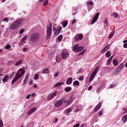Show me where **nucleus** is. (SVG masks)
<instances>
[{"label":"nucleus","instance_id":"obj_45","mask_svg":"<svg viewBox=\"0 0 127 127\" xmlns=\"http://www.w3.org/2000/svg\"><path fill=\"white\" fill-rule=\"evenodd\" d=\"M3 21H5L6 22H8L9 20H8V18L7 17H5L3 19Z\"/></svg>","mask_w":127,"mask_h":127},{"label":"nucleus","instance_id":"obj_28","mask_svg":"<svg viewBox=\"0 0 127 127\" xmlns=\"http://www.w3.org/2000/svg\"><path fill=\"white\" fill-rule=\"evenodd\" d=\"M114 34H115V31H112L110 34L109 36L108 37V38L109 39H111L113 36H114Z\"/></svg>","mask_w":127,"mask_h":127},{"label":"nucleus","instance_id":"obj_56","mask_svg":"<svg viewBox=\"0 0 127 127\" xmlns=\"http://www.w3.org/2000/svg\"><path fill=\"white\" fill-rule=\"evenodd\" d=\"M31 96H32V98H34V97H35L36 96V94H35V93H33L31 94Z\"/></svg>","mask_w":127,"mask_h":127},{"label":"nucleus","instance_id":"obj_20","mask_svg":"<svg viewBox=\"0 0 127 127\" xmlns=\"http://www.w3.org/2000/svg\"><path fill=\"white\" fill-rule=\"evenodd\" d=\"M95 76H96V74L94 73H92L89 78V82H92L93 80H94V78H95Z\"/></svg>","mask_w":127,"mask_h":127},{"label":"nucleus","instance_id":"obj_13","mask_svg":"<svg viewBox=\"0 0 127 127\" xmlns=\"http://www.w3.org/2000/svg\"><path fill=\"white\" fill-rule=\"evenodd\" d=\"M84 38V36H83V34H78L75 36V39L77 41L78 40H82Z\"/></svg>","mask_w":127,"mask_h":127},{"label":"nucleus","instance_id":"obj_33","mask_svg":"<svg viewBox=\"0 0 127 127\" xmlns=\"http://www.w3.org/2000/svg\"><path fill=\"white\" fill-rule=\"evenodd\" d=\"M73 85H76V86H79V85H80V82L78 80H75L73 82Z\"/></svg>","mask_w":127,"mask_h":127},{"label":"nucleus","instance_id":"obj_16","mask_svg":"<svg viewBox=\"0 0 127 127\" xmlns=\"http://www.w3.org/2000/svg\"><path fill=\"white\" fill-rule=\"evenodd\" d=\"M72 82H73V78L72 77H69L66 81V84H67V85H71Z\"/></svg>","mask_w":127,"mask_h":127},{"label":"nucleus","instance_id":"obj_27","mask_svg":"<svg viewBox=\"0 0 127 127\" xmlns=\"http://www.w3.org/2000/svg\"><path fill=\"white\" fill-rule=\"evenodd\" d=\"M22 63V60H20L16 62V63L15 64V66H19Z\"/></svg>","mask_w":127,"mask_h":127},{"label":"nucleus","instance_id":"obj_15","mask_svg":"<svg viewBox=\"0 0 127 127\" xmlns=\"http://www.w3.org/2000/svg\"><path fill=\"white\" fill-rule=\"evenodd\" d=\"M35 111H36V107H34L32 109H31L28 112V115L29 116H30V115H31V114H33V113H34V112H35Z\"/></svg>","mask_w":127,"mask_h":127},{"label":"nucleus","instance_id":"obj_46","mask_svg":"<svg viewBox=\"0 0 127 127\" xmlns=\"http://www.w3.org/2000/svg\"><path fill=\"white\" fill-rule=\"evenodd\" d=\"M76 11H77V9H74L72 10V15L76 14Z\"/></svg>","mask_w":127,"mask_h":127},{"label":"nucleus","instance_id":"obj_10","mask_svg":"<svg viewBox=\"0 0 127 127\" xmlns=\"http://www.w3.org/2000/svg\"><path fill=\"white\" fill-rule=\"evenodd\" d=\"M124 67H125V66L124 65V64H120L118 66V67L116 69V72H117V73H120V72H121V71H122V70H123V69H124Z\"/></svg>","mask_w":127,"mask_h":127},{"label":"nucleus","instance_id":"obj_64","mask_svg":"<svg viewBox=\"0 0 127 127\" xmlns=\"http://www.w3.org/2000/svg\"><path fill=\"white\" fill-rule=\"evenodd\" d=\"M124 43H127V40L124 41Z\"/></svg>","mask_w":127,"mask_h":127},{"label":"nucleus","instance_id":"obj_37","mask_svg":"<svg viewBox=\"0 0 127 127\" xmlns=\"http://www.w3.org/2000/svg\"><path fill=\"white\" fill-rule=\"evenodd\" d=\"M62 38H63V36L62 35H60L58 38V41H62Z\"/></svg>","mask_w":127,"mask_h":127},{"label":"nucleus","instance_id":"obj_39","mask_svg":"<svg viewBox=\"0 0 127 127\" xmlns=\"http://www.w3.org/2000/svg\"><path fill=\"white\" fill-rule=\"evenodd\" d=\"M115 87H117V83H115L114 84L111 85L110 89H113L115 88Z\"/></svg>","mask_w":127,"mask_h":127},{"label":"nucleus","instance_id":"obj_52","mask_svg":"<svg viewBox=\"0 0 127 127\" xmlns=\"http://www.w3.org/2000/svg\"><path fill=\"white\" fill-rule=\"evenodd\" d=\"M80 127V124L79 123H77L75 124V125L73 126V127Z\"/></svg>","mask_w":127,"mask_h":127},{"label":"nucleus","instance_id":"obj_58","mask_svg":"<svg viewBox=\"0 0 127 127\" xmlns=\"http://www.w3.org/2000/svg\"><path fill=\"white\" fill-rule=\"evenodd\" d=\"M63 103H64V104H66V103H67V104H68V101L64 99Z\"/></svg>","mask_w":127,"mask_h":127},{"label":"nucleus","instance_id":"obj_9","mask_svg":"<svg viewBox=\"0 0 127 127\" xmlns=\"http://www.w3.org/2000/svg\"><path fill=\"white\" fill-rule=\"evenodd\" d=\"M56 94H57V91H56L48 97L47 100L48 101H50V100H52V99H53V98H54V97L56 96Z\"/></svg>","mask_w":127,"mask_h":127},{"label":"nucleus","instance_id":"obj_6","mask_svg":"<svg viewBox=\"0 0 127 127\" xmlns=\"http://www.w3.org/2000/svg\"><path fill=\"white\" fill-rule=\"evenodd\" d=\"M64 98L59 99L58 101L55 103V107H57V108H58L62 106V105L63 104V101H64Z\"/></svg>","mask_w":127,"mask_h":127},{"label":"nucleus","instance_id":"obj_63","mask_svg":"<svg viewBox=\"0 0 127 127\" xmlns=\"http://www.w3.org/2000/svg\"><path fill=\"white\" fill-rule=\"evenodd\" d=\"M80 127H85V124H82L81 126H80Z\"/></svg>","mask_w":127,"mask_h":127},{"label":"nucleus","instance_id":"obj_41","mask_svg":"<svg viewBox=\"0 0 127 127\" xmlns=\"http://www.w3.org/2000/svg\"><path fill=\"white\" fill-rule=\"evenodd\" d=\"M11 48V46L9 45H7L5 46V49H10Z\"/></svg>","mask_w":127,"mask_h":127},{"label":"nucleus","instance_id":"obj_49","mask_svg":"<svg viewBox=\"0 0 127 127\" xmlns=\"http://www.w3.org/2000/svg\"><path fill=\"white\" fill-rule=\"evenodd\" d=\"M23 32H24V29H21L19 31V33L20 34H22V33H23Z\"/></svg>","mask_w":127,"mask_h":127},{"label":"nucleus","instance_id":"obj_1","mask_svg":"<svg viewBox=\"0 0 127 127\" xmlns=\"http://www.w3.org/2000/svg\"><path fill=\"white\" fill-rule=\"evenodd\" d=\"M25 73V71H24V70L22 68H20L18 71L17 72L15 77L12 79L11 84H14V83H15L19 79V78H21L22 77V75L23 74Z\"/></svg>","mask_w":127,"mask_h":127},{"label":"nucleus","instance_id":"obj_7","mask_svg":"<svg viewBox=\"0 0 127 127\" xmlns=\"http://www.w3.org/2000/svg\"><path fill=\"white\" fill-rule=\"evenodd\" d=\"M100 15V12H98L95 14L94 17L92 21L91 24H94L95 22H96L97 20H98V18H99V16Z\"/></svg>","mask_w":127,"mask_h":127},{"label":"nucleus","instance_id":"obj_60","mask_svg":"<svg viewBox=\"0 0 127 127\" xmlns=\"http://www.w3.org/2000/svg\"><path fill=\"white\" fill-rule=\"evenodd\" d=\"M30 94H28L26 97V99H29L30 98Z\"/></svg>","mask_w":127,"mask_h":127},{"label":"nucleus","instance_id":"obj_21","mask_svg":"<svg viewBox=\"0 0 127 127\" xmlns=\"http://www.w3.org/2000/svg\"><path fill=\"white\" fill-rule=\"evenodd\" d=\"M111 55H112V54H111V51H110L107 52L105 54L106 58H109V57H110Z\"/></svg>","mask_w":127,"mask_h":127},{"label":"nucleus","instance_id":"obj_55","mask_svg":"<svg viewBox=\"0 0 127 127\" xmlns=\"http://www.w3.org/2000/svg\"><path fill=\"white\" fill-rule=\"evenodd\" d=\"M55 77H58L59 76V72H57L55 74H54Z\"/></svg>","mask_w":127,"mask_h":127},{"label":"nucleus","instance_id":"obj_62","mask_svg":"<svg viewBox=\"0 0 127 127\" xmlns=\"http://www.w3.org/2000/svg\"><path fill=\"white\" fill-rule=\"evenodd\" d=\"M13 75H14V72H12L10 75V77H13Z\"/></svg>","mask_w":127,"mask_h":127},{"label":"nucleus","instance_id":"obj_30","mask_svg":"<svg viewBox=\"0 0 127 127\" xmlns=\"http://www.w3.org/2000/svg\"><path fill=\"white\" fill-rule=\"evenodd\" d=\"M71 90H72V87H66L64 89L65 92H70Z\"/></svg>","mask_w":127,"mask_h":127},{"label":"nucleus","instance_id":"obj_22","mask_svg":"<svg viewBox=\"0 0 127 127\" xmlns=\"http://www.w3.org/2000/svg\"><path fill=\"white\" fill-rule=\"evenodd\" d=\"M94 4V2L92 1V0H88L86 2V5H88V6H90V5H93Z\"/></svg>","mask_w":127,"mask_h":127},{"label":"nucleus","instance_id":"obj_26","mask_svg":"<svg viewBox=\"0 0 127 127\" xmlns=\"http://www.w3.org/2000/svg\"><path fill=\"white\" fill-rule=\"evenodd\" d=\"M64 84V82H60L59 83H57L54 85V88H56V87H59L60 86H61V85H63Z\"/></svg>","mask_w":127,"mask_h":127},{"label":"nucleus","instance_id":"obj_18","mask_svg":"<svg viewBox=\"0 0 127 127\" xmlns=\"http://www.w3.org/2000/svg\"><path fill=\"white\" fill-rule=\"evenodd\" d=\"M112 60H113V56H111L109 59H108L107 62V65L109 66L110 64H111L112 62Z\"/></svg>","mask_w":127,"mask_h":127},{"label":"nucleus","instance_id":"obj_61","mask_svg":"<svg viewBox=\"0 0 127 127\" xmlns=\"http://www.w3.org/2000/svg\"><path fill=\"white\" fill-rule=\"evenodd\" d=\"M23 51H27V48H24L23 49Z\"/></svg>","mask_w":127,"mask_h":127},{"label":"nucleus","instance_id":"obj_25","mask_svg":"<svg viewBox=\"0 0 127 127\" xmlns=\"http://www.w3.org/2000/svg\"><path fill=\"white\" fill-rule=\"evenodd\" d=\"M72 111H73V108L69 107L68 109H66V114H69V113H71V112H72Z\"/></svg>","mask_w":127,"mask_h":127},{"label":"nucleus","instance_id":"obj_24","mask_svg":"<svg viewBox=\"0 0 127 127\" xmlns=\"http://www.w3.org/2000/svg\"><path fill=\"white\" fill-rule=\"evenodd\" d=\"M62 24L64 28L66 27L68 25V21H64L62 22Z\"/></svg>","mask_w":127,"mask_h":127},{"label":"nucleus","instance_id":"obj_48","mask_svg":"<svg viewBox=\"0 0 127 127\" xmlns=\"http://www.w3.org/2000/svg\"><path fill=\"white\" fill-rule=\"evenodd\" d=\"M79 81H83V80H84V76H81L79 78Z\"/></svg>","mask_w":127,"mask_h":127},{"label":"nucleus","instance_id":"obj_4","mask_svg":"<svg viewBox=\"0 0 127 127\" xmlns=\"http://www.w3.org/2000/svg\"><path fill=\"white\" fill-rule=\"evenodd\" d=\"M39 34L37 33H35L33 34H32L30 37V40L31 41H33L34 42H35V41H37L38 39H39Z\"/></svg>","mask_w":127,"mask_h":127},{"label":"nucleus","instance_id":"obj_29","mask_svg":"<svg viewBox=\"0 0 127 127\" xmlns=\"http://www.w3.org/2000/svg\"><path fill=\"white\" fill-rule=\"evenodd\" d=\"M122 111H123V115L127 113V105L126 106V108H124L122 109Z\"/></svg>","mask_w":127,"mask_h":127},{"label":"nucleus","instance_id":"obj_40","mask_svg":"<svg viewBox=\"0 0 127 127\" xmlns=\"http://www.w3.org/2000/svg\"><path fill=\"white\" fill-rule=\"evenodd\" d=\"M39 77V74H38V73H36L34 76L35 80H37V79H38Z\"/></svg>","mask_w":127,"mask_h":127},{"label":"nucleus","instance_id":"obj_12","mask_svg":"<svg viewBox=\"0 0 127 127\" xmlns=\"http://www.w3.org/2000/svg\"><path fill=\"white\" fill-rule=\"evenodd\" d=\"M102 107V102H99L98 105L94 108V112H96L99 111L100 109H101Z\"/></svg>","mask_w":127,"mask_h":127},{"label":"nucleus","instance_id":"obj_43","mask_svg":"<svg viewBox=\"0 0 127 127\" xmlns=\"http://www.w3.org/2000/svg\"><path fill=\"white\" fill-rule=\"evenodd\" d=\"M0 127H3V122L1 120H0Z\"/></svg>","mask_w":127,"mask_h":127},{"label":"nucleus","instance_id":"obj_5","mask_svg":"<svg viewBox=\"0 0 127 127\" xmlns=\"http://www.w3.org/2000/svg\"><path fill=\"white\" fill-rule=\"evenodd\" d=\"M51 31H52V27L49 26H47L46 40H49V39H50V36L51 35Z\"/></svg>","mask_w":127,"mask_h":127},{"label":"nucleus","instance_id":"obj_53","mask_svg":"<svg viewBox=\"0 0 127 127\" xmlns=\"http://www.w3.org/2000/svg\"><path fill=\"white\" fill-rule=\"evenodd\" d=\"M30 126H31L30 127H33V126H34V123L33 122H32L30 123Z\"/></svg>","mask_w":127,"mask_h":127},{"label":"nucleus","instance_id":"obj_57","mask_svg":"<svg viewBox=\"0 0 127 127\" xmlns=\"http://www.w3.org/2000/svg\"><path fill=\"white\" fill-rule=\"evenodd\" d=\"M124 48H127V43H125L124 44Z\"/></svg>","mask_w":127,"mask_h":127},{"label":"nucleus","instance_id":"obj_35","mask_svg":"<svg viewBox=\"0 0 127 127\" xmlns=\"http://www.w3.org/2000/svg\"><path fill=\"white\" fill-rule=\"evenodd\" d=\"M72 99H71V98H70V99L67 101V103L66 104V106H68V105H71V104H72Z\"/></svg>","mask_w":127,"mask_h":127},{"label":"nucleus","instance_id":"obj_50","mask_svg":"<svg viewBox=\"0 0 127 127\" xmlns=\"http://www.w3.org/2000/svg\"><path fill=\"white\" fill-rule=\"evenodd\" d=\"M77 22V20L76 19H74L72 21V24H74V23H76Z\"/></svg>","mask_w":127,"mask_h":127},{"label":"nucleus","instance_id":"obj_51","mask_svg":"<svg viewBox=\"0 0 127 127\" xmlns=\"http://www.w3.org/2000/svg\"><path fill=\"white\" fill-rule=\"evenodd\" d=\"M85 50L80 53L78 55H83L85 53Z\"/></svg>","mask_w":127,"mask_h":127},{"label":"nucleus","instance_id":"obj_8","mask_svg":"<svg viewBox=\"0 0 127 127\" xmlns=\"http://www.w3.org/2000/svg\"><path fill=\"white\" fill-rule=\"evenodd\" d=\"M62 58L63 59H66L67 57L69 56V53L67 51L63 52L61 54Z\"/></svg>","mask_w":127,"mask_h":127},{"label":"nucleus","instance_id":"obj_42","mask_svg":"<svg viewBox=\"0 0 127 127\" xmlns=\"http://www.w3.org/2000/svg\"><path fill=\"white\" fill-rule=\"evenodd\" d=\"M112 15H113L114 18H117V17H118V13H114L113 14H112Z\"/></svg>","mask_w":127,"mask_h":127},{"label":"nucleus","instance_id":"obj_36","mask_svg":"<svg viewBox=\"0 0 127 127\" xmlns=\"http://www.w3.org/2000/svg\"><path fill=\"white\" fill-rule=\"evenodd\" d=\"M48 4V0H45L43 3L44 6H45L46 5H47Z\"/></svg>","mask_w":127,"mask_h":127},{"label":"nucleus","instance_id":"obj_17","mask_svg":"<svg viewBox=\"0 0 127 127\" xmlns=\"http://www.w3.org/2000/svg\"><path fill=\"white\" fill-rule=\"evenodd\" d=\"M9 79V77H8V75H6L2 79V81L3 83H6V82L8 81Z\"/></svg>","mask_w":127,"mask_h":127},{"label":"nucleus","instance_id":"obj_59","mask_svg":"<svg viewBox=\"0 0 127 127\" xmlns=\"http://www.w3.org/2000/svg\"><path fill=\"white\" fill-rule=\"evenodd\" d=\"M58 122V118L55 119L54 123H57Z\"/></svg>","mask_w":127,"mask_h":127},{"label":"nucleus","instance_id":"obj_54","mask_svg":"<svg viewBox=\"0 0 127 127\" xmlns=\"http://www.w3.org/2000/svg\"><path fill=\"white\" fill-rule=\"evenodd\" d=\"M93 88V86H92V85H90L88 88V91H91L92 90Z\"/></svg>","mask_w":127,"mask_h":127},{"label":"nucleus","instance_id":"obj_34","mask_svg":"<svg viewBox=\"0 0 127 127\" xmlns=\"http://www.w3.org/2000/svg\"><path fill=\"white\" fill-rule=\"evenodd\" d=\"M103 113H104V110H101L100 111H99L98 112V115L99 116V117H101V116H102L103 115Z\"/></svg>","mask_w":127,"mask_h":127},{"label":"nucleus","instance_id":"obj_47","mask_svg":"<svg viewBox=\"0 0 127 127\" xmlns=\"http://www.w3.org/2000/svg\"><path fill=\"white\" fill-rule=\"evenodd\" d=\"M104 23L106 25H108V19H105L104 21Z\"/></svg>","mask_w":127,"mask_h":127},{"label":"nucleus","instance_id":"obj_38","mask_svg":"<svg viewBox=\"0 0 127 127\" xmlns=\"http://www.w3.org/2000/svg\"><path fill=\"white\" fill-rule=\"evenodd\" d=\"M43 74H47V73H48V68H46L45 69H44L43 71Z\"/></svg>","mask_w":127,"mask_h":127},{"label":"nucleus","instance_id":"obj_2","mask_svg":"<svg viewBox=\"0 0 127 127\" xmlns=\"http://www.w3.org/2000/svg\"><path fill=\"white\" fill-rule=\"evenodd\" d=\"M23 21L21 19H18L17 20L14 21L10 25V28L12 30H14L18 27H19L22 24Z\"/></svg>","mask_w":127,"mask_h":127},{"label":"nucleus","instance_id":"obj_19","mask_svg":"<svg viewBox=\"0 0 127 127\" xmlns=\"http://www.w3.org/2000/svg\"><path fill=\"white\" fill-rule=\"evenodd\" d=\"M99 69H100V66H98L94 70L93 74H94L95 75H97V73L98 72H99Z\"/></svg>","mask_w":127,"mask_h":127},{"label":"nucleus","instance_id":"obj_31","mask_svg":"<svg viewBox=\"0 0 127 127\" xmlns=\"http://www.w3.org/2000/svg\"><path fill=\"white\" fill-rule=\"evenodd\" d=\"M113 63L114 66H118V61L116 59H114L113 61Z\"/></svg>","mask_w":127,"mask_h":127},{"label":"nucleus","instance_id":"obj_14","mask_svg":"<svg viewBox=\"0 0 127 127\" xmlns=\"http://www.w3.org/2000/svg\"><path fill=\"white\" fill-rule=\"evenodd\" d=\"M110 47H111V46L110 44H108L107 46H106L101 51V53L104 54L106 51H108L110 49Z\"/></svg>","mask_w":127,"mask_h":127},{"label":"nucleus","instance_id":"obj_44","mask_svg":"<svg viewBox=\"0 0 127 127\" xmlns=\"http://www.w3.org/2000/svg\"><path fill=\"white\" fill-rule=\"evenodd\" d=\"M12 64H13V61H10L8 62V66H10V65H12Z\"/></svg>","mask_w":127,"mask_h":127},{"label":"nucleus","instance_id":"obj_11","mask_svg":"<svg viewBox=\"0 0 127 127\" xmlns=\"http://www.w3.org/2000/svg\"><path fill=\"white\" fill-rule=\"evenodd\" d=\"M61 30H62V27H59L54 33L55 36H58V35H59L61 32Z\"/></svg>","mask_w":127,"mask_h":127},{"label":"nucleus","instance_id":"obj_32","mask_svg":"<svg viewBox=\"0 0 127 127\" xmlns=\"http://www.w3.org/2000/svg\"><path fill=\"white\" fill-rule=\"evenodd\" d=\"M26 39H27V36L26 35H25L22 39V40L21 41V43H23V41H24V40H26Z\"/></svg>","mask_w":127,"mask_h":127},{"label":"nucleus","instance_id":"obj_23","mask_svg":"<svg viewBox=\"0 0 127 127\" xmlns=\"http://www.w3.org/2000/svg\"><path fill=\"white\" fill-rule=\"evenodd\" d=\"M122 121H123V123H127V115L124 116L122 118Z\"/></svg>","mask_w":127,"mask_h":127},{"label":"nucleus","instance_id":"obj_3","mask_svg":"<svg viewBox=\"0 0 127 127\" xmlns=\"http://www.w3.org/2000/svg\"><path fill=\"white\" fill-rule=\"evenodd\" d=\"M73 49L75 52H81L82 50H84V47L79 46L78 44H75L73 47Z\"/></svg>","mask_w":127,"mask_h":127}]
</instances>
